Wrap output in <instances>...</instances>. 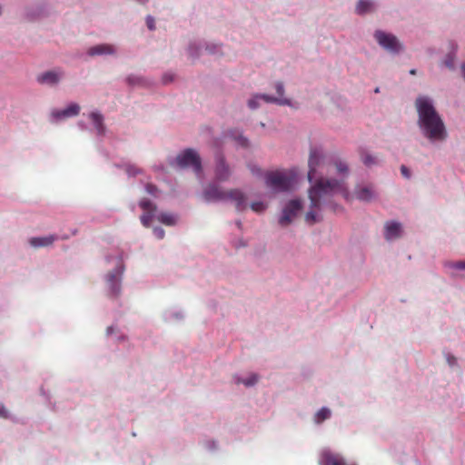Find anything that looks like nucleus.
I'll return each instance as SVG.
<instances>
[{"label": "nucleus", "mask_w": 465, "mask_h": 465, "mask_svg": "<svg viewBox=\"0 0 465 465\" xmlns=\"http://www.w3.org/2000/svg\"><path fill=\"white\" fill-rule=\"evenodd\" d=\"M337 193H341L346 200L350 199V194L343 182L323 178L316 181L315 184L309 190L311 210L305 214L306 223L313 224L321 221L320 216L314 210H320L322 204L329 205L333 212L339 211L341 207L330 201Z\"/></svg>", "instance_id": "nucleus-1"}, {"label": "nucleus", "mask_w": 465, "mask_h": 465, "mask_svg": "<svg viewBox=\"0 0 465 465\" xmlns=\"http://www.w3.org/2000/svg\"><path fill=\"white\" fill-rule=\"evenodd\" d=\"M415 105L419 114V124L424 135L431 141H442L447 133L443 121L436 112L430 98L420 96Z\"/></svg>", "instance_id": "nucleus-2"}, {"label": "nucleus", "mask_w": 465, "mask_h": 465, "mask_svg": "<svg viewBox=\"0 0 465 465\" xmlns=\"http://www.w3.org/2000/svg\"><path fill=\"white\" fill-rule=\"evenodd\" d=\"M296 178L297 173L292 169L271 171L264 175L266 186L276 193L292 190Z\"/></svg>", "instance_id": "nucleus-3"}, {"label": "nucleus", "mask_w": 465, "mask_h": 465, "mask_svg": "<svg viewBox=\"0 0 465 465\" xmlns=\"http://www.w3.org/2000/svg\"><path fill=\"white\" fill-rule=\"evenodd\" d=\"M176 163L182 168L192 167L199 174L202 172V163L199 154L193 149H186L177 155Z\"/></svg>", "instance_id": "nucleus-4"}, {"label": "nucleus", "mask_w": 465, "mask_h": 465, "mask_svg": "<svg viewBox=\"0 0 465 465\" xmlns=\"http://www.w3.org/2000/svg\"><path fill=\"white\" fill-rule=\"evenodd\" d=\"M374 37L382 48L391 53L396 54L401 50V43L392 34L385 33L381 30H377L374 33Z\"/></svg>", "instance_id": "nucleus-5"}, {"label": "nucleus", "mask_w": 465, "mask_h": 465, "mask_svg": "<svg viewBox=\"0 0 465 465\" xmlns=\"http://www.w3.org/2000/svg\"><path fill=\"white\" fill-rule=\"evenodd\" d=\"M302 209V202L300 200L294 199L291 200L285 206L282 211V215L279 219V223L282 226H287L291 223L292 219L296 216V214Z\"/></svg>", "instance_id": "nucleus-6"}, {"label": "nucleus", "mask_w": 465, "mask_h": 465, "mask_svg": "<svg viewBox=\"0 0 465 465\" xmlns=\"http://www.w3.org/2000/svg\"><path fill=\"white\" fill-rule=\"evenodd\" d=\"M123 272L124 267L119 265L107 274V284L114 296H118L120 293V282Z\"/></svg>", "instance_id": "nucleus-7"}, {"label": "nucleus", "mask_w": 465, "mask_h": 465, "mask_svg": "<svg viewBox=\"0 0 465 465\" xmlns=\"http://www.w3.org/2000/svg\"><path fill=\"white\" fill-rule=\"evenodd\" d=\"M322 161H323L322 153L317 148L312 149L310 152V157H309V163H308V164H309V172H308L309 182L312 183V180L315 179L317 168L321 165Z\"/></svg>", "instance_id": "nucleus-8"}, {"label": "nucleus", "mask_w": 465, "mask_h": 465, "mask_svg": "<svg viewBox=\"0 0 465 465\" xmlns=\"http://www.w3.org/2000/svg\"><path fill=\"white\" fill-rule=\"evenodd\" d=\"M319 463L320 465H356L346 462L340 454L332 453L330 450L322 451Z\"/></svg>", "instance_id": "nucleus-9"}, {"label": "nucleus", "mask_w": 465, "mask_h": 465, "mask_svg": "<svg viewBox=\"0 0 465 465\" xmlns=\"http://www.w3.org/2000/svg\"><path fill=\"white\" fill-rule=\"evenodd\" d=\"M227 200H231L234 203L238 212H242L247 209V197L241 190L232 189L228 191Z\"/></svg>", "instance_id": "nucleus-10"}, {"label": "nucleus", "mask_w": 465, "mask_h": 465, "mask_svg": "<svg viewBox=\"0 0 465 465\" xmlns=\"http://www.w3.org/2000/svg\"><path fill=\"white\" fill-rule=\"evenodd\" d=\"M228 191L221 190L217 185L210 184L203 191V196L207 201L227 200Z\"/></svg>", "instance_id": "nucleus-11"}, {"label": "nucleus", "mask_w": 465, "mask_h": 465, "mask_svg": "<svg viewBox=\"0 0 465 465\" xmlns=\"http://www.w3.org/2000/svg\"><path fill=\"white\" fill-rule=\"evenodd\" d=\"M80 106L73 103L63 110H53L51 115L55 120L64 119L72 116H76L80 113Z\"/></svg>", "instance_id": "nucleus-12"}, {"label": "nucleus", "mask_w": 465, "mask_h": 465, "mask_svg": "<svg viewBox=\"0 0 465 465\" xmlns=\"http://www.w3.org/2000/svg\"><path fill=\"white\" fill-rule=\"evenodd\" d=\"M63 71H47L37 76V81L43 84H56L63 77Z\"/></svg>", "instance_id": "nucleus-13"}, {"label": "nucleus", "mask_w": 465, "mask_h": 465, "mask_svg": "<svg viewBox=\"0 0 465 465\" xmlns=\"http://www.w3.org/2000/svg\"><path fill=\"white\" fill-rule=\"evenodd\" d=\"M59 237L55 234H50L43 237H32L29 243L34 248L47 247L52 245Z\"/></svg>", "instance_id": "nucleus-14"}, {"label": "nucleus", "mask_w": 465, "mask_h": 465, "mask_svg": "<svg viewBox=\"0 0 465 465\" xmlns=\"http://www.w3.org/2000/svg\"><path fill=\"white\" fill-rule=\"evenodd\" d=\"M401 225L397 222H388L385 224L384 237L386 240L391 241L401 237Z\"/></svg>", "instance_id": "nucleus-15"}, {"label": "nucleus", "mask_w": 465, "mask_h": 465, "mask_svg": "<svg viewBox=\"0 0 465 465\" xmlns=\"http://www.w3.org/2000/svg\"><path fill=\"white\" fill-rule=\"evenodd\" d=\"M115 49L114 45L109 44H101L90 47L87 50V54L90 56L103 55V54H114Z\"/></svg>", "instance_id": "nucleus-16"}, {"label": "nucleus", "mask_w": 465, "mask_h": 465, "mask_svg": "<svg viewBox=\"0 0 465 465\" xmlns=\"http://www.w3.org/2000/svg\"><path fill=\"white\" fill-rule=\"evenodd\" d=\"M355 196L360 201L370 202L375 197V192L371 186H359L355 189Z\"/></svg>", "instance_id": "nucleus-17"}, {"label": "nucleus", "mask_w": 465, "mask_h": 465, "mask_svg": "<svg viewBox=\"0 0 465 465\" xmlns=\"http://www.w3.org/2000/svg\"><path fill=\"white\" fill-rule=\"evenodd\" d=\"M215 175L216 179L219 181H226L230 176L229 167L226 165L222 156L217 159Z\"/></svg>", "instance_id": "nucleus-18"}, {"label": "nucleus", "mask_w": 465, "mask_h": 465, "mask_svg": "<svg viewBox=\"0 0 465 465\" xmlns=\"http://www.w3.org/2000/svg\"><path fill=\"white\" fill-rule=\"evenodd\" d=\"M90 119L92 120L98 134H104V117L101 114L93 112L90 114Z\"/></svg>", "instance_id": "nucleus-19"}, {"label": "nucleus", "mask_w": 465, "mask_h": 465, "mask_svg": "<svg viewBox=\"0 0 465 465\" xmlns=\"http://www.w3.org/2000/svg\"><path fill=\"white\" fill-rule=\"evenodd\" d=\"M373 9V3L371 0H359L356 5V13L358 15H364Z\"/></svg>", "instance_id": "nucleus-20"}, {"label": "nucleus", "mask_w": 465, "mask_h": 465, "mask_svg": "<svg viewBox=\"0 0 465 465\" xmlns=\"http://www.w3.org/2000/svg\"><path fill=\"white\" fill-rule=\"evenodd\" d=\"M260 99L266 103L277 104L279 105H291V101L284 97H273L268 94H260Z\"/></svg>", "instance_id": "nucleus-21"}, {"label": "nucleus", "mask_w": 465, "mask_h": 465, "mask_svg": "<svg viewBox=\"0 0 465 465\" xmlns=\"http://www.w3.org/2000/svg\"><path fill=\"white\" fill-rule=\"evenodd\" d=\"M228 135L237 141L238 144L242 147H248L249 146V141L246 137L242 136L241 134L238 133L236 130H232L228 133Z\"/></svg>", "instance_id": "nucleus-22"}, {"label": "nucleus", "mask_w": 465, "mask_h": 465, "mask_svg": "<svg viewBox=\"0 0 465 465\" xmlns=\"http://www.w3.org/2000/svg\"><path fill=\"white\" fill-rule=\"evenodd\" d=\"M451 51L447 54L444 64L450 69L454 68V61H455V54L458 49V45L456 44L451 43Z\"/></svg>", "instance_id": "nucleus-23"}, {"label": "nucleus", "mask_w": 465, "mask_h": 465, "mask_svg": "<svg viewBox=\"0 0 465 465\" xmlns=\"http://www.w3.org/2000/svg\"><path fill=\"white\" fill-rule=\"evenodd\" d=\"M157 219L165 225H174L176 223V217L173 213H160Z\"/></svg>", "instance_id": "nucleus-24"}, {"label": "nucleus", "mask_w": 465, "mask_h": 465, "mask_svg": "<svg viewBox=\"0 0 465 465\" xmlns=\"http://www.w3.org/2000/svg\"><path fill=\"white\" fill-rule=\"evenodd\" d=\"M361 160L366 166H372L379 163L377 157L370 154L365 151L361 152Z\"/></svg>", "instance_id": "nucleus-25"}, {"label": "nucleus", "mask_w": 465, "mask_h": 465, "mask_svg": "<svg viewBox=\"0 0 465 465\" xmlns=\"http://www.w3.org/2000/svg\"><path fill=\"white\" fill-rule=\"evenodd\" d=\"M331 417V411L328 408H322L317 411L314 417V421L318 424L323 422L325 420Z\"/></svg>", "instance_id": "nucleus-26"}, {"label": "nucleus", "mask_w": 465, "mask_h": 465, "mask_svg": "<svg viewBox=\"0 0 465 465\" xmlns=\"http://www.w3.org/2000/svg\"><path fill=\"white\" fill-rule=\"evenodd\" d=\"M154 213H155V212H144L141 215L140 220H141L142 224L144 227H147V228L150 227L151 223L154 217Z\"/></svg>", "instance_id": "nucleus-27"}, {"label": "nucleus", "mask_w": 465, "mask_h": 465, "mask_svg": "<svg viewBox=\"0 0 465 465\" xmlns=\"http://www.w3.org/2000/svg\"><path fill=\"white\" fill-rule=\"evenodd\" d=\"M139 206L144 212H156V205L148 199H142L139 203Z\"/></svg>", "instance_id": "nucleus-28"}, {"label": "nucleus", "mask_w": 465, "mask_h": 465, "mask_svg": "<svg viewBox=\"0 0 465 465\" xmlns=\"http://www.w3.org/2000/svg\"><path fill=\"white\" fill-rule=\"evenodd\" d=\"M258 375L257 374H254L252 373L249 378L247 379H239L238 380V383H242L244 384L245 386H252L254 385L257 381H258Z\"/></svg>", "instance_id": "nucleus-29"}, {"label": "nucleus", "mask_w": 465, "mask_h": 465, "mask_svg": "<svg viewBox=\"0 0 465 465\" xmlns=\"http://www.w3.org/2000/svg\"><path fill=\"white\" fill-rule=\"evenodd\" d=\"M266 207L267 205L262 202H254L251 204V209L255 213H262Z\"/></svg>", "instance_id": "nucleus-30"}, {"label": "nucleus", "mask_w": 465, "mask_h": 465, "mask_svg": "<svg viewBox=\"0 0 465 465\" xmlns=\"http://www.w3.org/2000/svg\"><path fill=\"white\" fill-rule=\"evenodd\" d=\"M260 94H255L248 101V105L251 109H256L259 106Z\"/></svg>", "instance_id": "nucleus-31"}, {"label": "nucleus", "mask_w": 465, "mask_h": 465, "mask_svg": "<svg viewBox=\"0 0 465 465\" xmlns=\"http://www.w3.org/2000/svg\"><path fill=\"white\" fill-rule=\"evenodd\" d=\"M336 169L340 173H346L348 172V166L345 163L339 161L335 163Z\"/></svg>", "instance_id": "nucleus-32"}, {"label": "nucleus", "mask_w": 465, "mask_h": 465, "mask_svg": "<svg viewBox=\"0 0 465 465\" xmlns=\"http://www.w3.org/2000/svg\"><path fill=\"white\" fill-rule=\"evenodd\" d=\"M153 232L154 236L159 240L163 239L165 234L164 230L161 227H154Z\"/></svg>", "instance_id": "nucleus-33"}, {"label": "nucleus", "mask_w": 465, "mask_h": 465, "mask_svg": "<svg viewBox=\"0 0 465 465\" xmlns=\"http://www.w3.org/2000/svg\"><path fill=\"white\" fill-rule=\"evenodd\" d=\"M275 89H276V92H277L279 97H283L284 86H283V84L282 82L276 83Z\"/></svg>", "instance_id": "nucleus-34"}, {"label": "nucleus", "mask_w": 465, "mask_h": 465, "mask_svg": "<svg viewBox=\"0 0 465 465\" xmlns=\"http://www.w3.org/2000/svg\"><path fill=\"white\" fill-rule=\"evenodd\" d=\"M146 189V192L150 194H153V195H155L156 192H157V187L152 183H148L145 187Z\"/></svg>", "instance_id": "nucleus-35"}, {"label": "nucleus", "mask_w": 465, "mask_h": 465, "mask_svg": "<svg viewBox=\"0 0 465 465\" xmlns=\"http://www.w3.org/2000/svg\"><path fill=\"white\" fill-rule=\"evenodd\" d=\"M146 25L150 30H154L155 24H154V19L152 16H147Z\"/></svg>", "instance_id": "nucleus-36"}, {"label": "nucleus", "mask_w": 465, "mask_h": 465, "mask_svg": "<svg viewBox=\"0 0 465 465\" xmlns=\"http://www.w3.org/2000/svg\"><path fill=\"white\" fill-rule=\"evenodd\" d=\"M401 173L405 178L411 177L410 170L405 165L401 166Z\"/></svg>", "instance_id": "nucleus-37"}, {"label": "nucleus", "mask_w": 465, "mask_h": 465, "mask_svg": "<svg viewBox=\"0 0 465 465\" xmlns=\"http://www.w3.org/2000/svg\"><path fill=\"white\" fill-rule=\"evenodd\" d=\"M452 266L456 269L463 270L465 269V262H458L452 264Z\"/></svg>", "instance_id": "nucleus-38"}, {"label": "nucleus", "mask_w": 465, "mask_h": 465, "mask_svg": "<svg viewBox=\"0 0 465 465\" xmlns=\"http://www.w3.org/2000/svg\"><path fill=\"white\" fill-rule=\"evenodd\" d=\"M0 417L7 418V411L5 410L4 405H0Z\"/></svg>", "instance_id": "nucleus-39"}, {"label": "nucleus", "mask_w": 465, "mask_h": 465, "mask_svg": "<svg viewBox=\"0 0 465 465\" xmlns=\"http://www.w3.org/2000/svg\"><path fill=\"white\" fill-rule=\"evenodd\" d=\"M447 361L450 365H454L456 363V359L453 356H448Z\"/></svg>", "instance_id": "nucleus-40"}, {"label": "nucleus", "mask_w": 465, "mask_h": 465, "mask_svg": "<svg viewBox=\"0 0 465 465\" xmlns=\"http://www.w3.org/2000/svg\"><path fill=\"white\" fill-rule=\"evenodd\" d=\"M251 172L253 173V174H260L262 173L261 169L258 168V167H252L251 168Z\"/></svg>", "instance_id": "nucleus-41"}, {"label": "nucleus", "mask_w": 465, "mask_h": 465, "mask_svg": "<svg viewBox=\"0 0 465 465\" xmlns=\"http://www.w3.org/2000/svg\"><path fill=\"white\" fill-rule=\"evenodd\" d=\"M461 72H462L463 78L465 79V63H463L461 64Z\"/></svg>", "instance_id": "nucleus-42"}, {"label": "nucleus", "mask_w": 465, "mask_h": 465, "mask_svg": "<svg viewBox=\"0 0 465 465\" xmlns=\"http://www.w3.org/2000/svg\"><path fill=\"white\" fill-rule=\"evenodd\" d=\"M163 81H164V83H168V82H171V81H172V78H171V77H168V75H164V76H163Z\"/></svg>", "instance_id": "nucleus-43"}, {"label": "nucleus", "mask_w": 465, "mask_h": 465, "mask_svg": "<svg viewBox=\"0 0 465 465\" xmlns=\"http://www.w3.org/2000/svg\"><path fill=\"white\" fill-rule=\"evenodd\" d=\"M114 331V328L111 326V327H108L106 331H107V334H111Z\"/></svg>", "instance_id": "nucleus-44"}, {"label": "nucleus", "mask_w": 465, "mask_h": 465, "mask_svg": "<svg viewBox=\"0 0 465 465\" xmlns=\"http://www.w3.org/2000/svg\"><path fill=\"white\" fill-rule=\"evenodd\" d=\"M410 74H412V75H415L416 74V70L415 69H411L410 71Z\"/></svg>", "instance_id": "nucleus-45"}, {"label": "nucleus", "mask_w": 465, "mask_h": 465, "mask_svg": "<svg viewBox=\"0 0 465 465\" xmlns=\"http://www.w3.org/2000/svg\"><path fill=\"white\" fill-rule=\"evenodd\" d=\"M67 238H68V236H66V235L61 237V239H63V240H65Z\"/></svg>", "instance_id": "nucleus-46"}]
</instances>
